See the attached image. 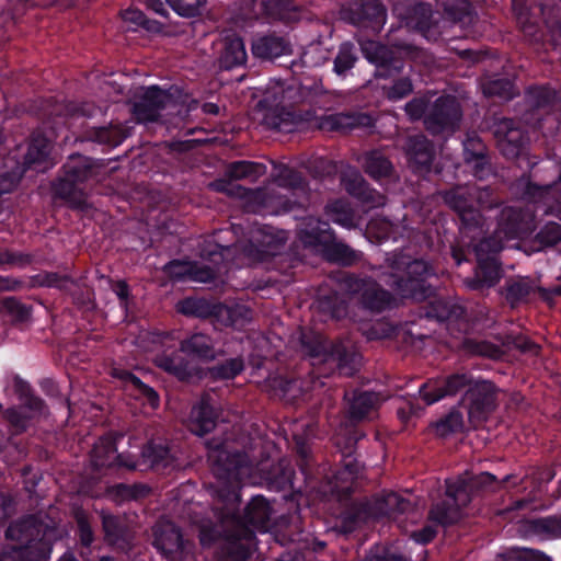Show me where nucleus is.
I'll list each match as a JSON object with an SVG mask.
<instances>
[{"mask_svg":"<svg viewBox=\"0 0 561 561\" xmlns=\"http://www.w3.org/2000/svg\"><path fill=\"white\" fill-rule=\"evenodd\" d=\"M533 288L525 278H510L501 288V294L507 304L515 308L527 300Z\"/></svg>","mask_w":561,"mask_h":561,"instance_id":"nucleus-52","label":"nucleus"},{"mask_svg":"<svg viewBox=\"0 0 561 561\" xmlns=\"http://www.w3.org/2000/svg\"><path fill=\"white\" fill-rule=\"evenodd\" d=\"M152 546L168 561H193L195 543L185 539L182 530L171 520H158L152 528Z\"/></svg>","mask_w":561,"mask_h":561,"instance_id":"nucleus-12","label":"nucleus"},{"mask_svg":"<svg viewBox=\"0 0 561 561\" xmlns=\"http://www.w3.org/2000/svg\"><path fill=\"white\" fill-rule=\"evenodd\" d=\"M24 173V168L19 160L13 157L5 158L0 167V197L11 193Z\"/></svg>","mask_w":561,"mask_h":561,"instance_id":"nucleus-50","label":"nucleus"},{"mask_svg":"<svg viewBox=\"0 0 561 561\" xmlns=\"http://www.w3.org/2000/svg\"><path fill=\"white\" fill-rule=\"evenodd\" d=\"M538 211L535 204L527 207L506 206L501 210L499 228L507 238L528 236L534 229V220Z\"/></svg>","mask_w":561,"mask_h":561,"instance_id":"nucleus-25","label":"nucleus"},{"mask_svg":"<svg viewBox=\"0 0 561 561\" xmlns=\"http://www.w3.org/2000/svg\"><path fill=\"white\" fill-rule=\"evenodd\" d=\"M294 193L289 195H271L267 198V205L273 209L272 214L287 215L293 214L295 219L300 218V214L306 213V203L307 199L301 202L296 198H293Z\"/></svg>","mask_w":561,"mask_h":561,"instance_id":"nucleus-51","label":"nucleus"},{"mask_svg":"<svg viewBox=\"0 0 561 561\" xmlns=\"http://www.w3.org/2000/svg\"><path fill=\"white\" fill-rule=\"evenodd\" d=\"M474 192L470 186L456 185L443 193L445 204L458 217L459 233L462 242L478 240L484 232V218L474 205Z\"/></svg>","mask_w":561,"mask_h":561,"instance_id":"nucleus-10","label":"nucleus"},{"mask_svg":"<svg viewBox=\"0 0 561 561\" xmlns=\"http://www.w3.org/2000/svg\"><path fill=\"white\" fill-rule=\"evenodd\" d=\"M299 340L301 352L311 360V365L323 366L320 375L328 376L336 370L340 376L351 377L357 371V355L343 343L332 342L313 330H302Z\"/></svg>","mask_w":561,"mask_h":561,"instance_id":"nucleus-7","label":"nucleus"},{"mask_svg":"<svg viewBox=\"0 0 561 561\" xmlns=\"http://www.w3.org/2000/svg\"><path fill=\"white\" fill-rule=\"evenodd\" d=\"M385 93L389 101L397 102L410 95L413 92L412 80L402 76L393 79L389 87H385Z\"/></svg>","mask_w":561,"mask_h":561,"instance_id":"nucleus-63","label":"nucleus"},{"mask_svg":"<svg viewBox=\"0 0 561 561\" xmlns=\"http://www.w3.org/2000/svg\"><path fill=\"white\" fill-rule=\"evenodd\" d=\"M49 152V140L41 134H34L30 140L27 151L23 158V162L21 163L24 168V172L27 169H36L37 165L46 162Z\"/></svg>","mask_w":561,"mask_h":561,"instance_id":"nucleus-48","label":"nucleus"},{"mask_svg":"<svg viewBox=\"0 0 561 561\" xmlns=\"http://www.w3.org/2000/svg\"><path fill=\"white\" fill-rule=\"evenodd\" d=\"M251 51L257 59L272 61L278 57L289 55L291 47L289 42L280 35L275 33L259 34L252 39Z\"/></svg>","mask_w":561,"mask_h":561,"instance_id":"nucleus-34","label":"nucleus"},{"mask_svg":"<svg viewBox=\"0 0 561 561\" xmlns=\"http://www.w3.org/2000/svg\"><path fill=\"white\" fill-rule=\"evenodd\" d=\"M112 376L127 385H130L136 392L137 398L142 399L151 409L154 410L159 408V393L152 387L142 382L134 373L123 368H114Z\"/></svg>","mask_w":561,"mask_h":561,"instance_id":"nucleus-42","label":"nucleus"},{"mask_svg":"<svg viewBox=\"0 0 561 561\" xmlns=\"http://www.w3.org/2000/svg\"><path fill=\"white\" fill-rule=\"evenodd\" d=\"M249 18L289 24L300 20L301 7L295 0H252Z\"/></svg>","mask_w":561,"mask_h":561,"instance_id":"nucleus-23","label":"nucleus"},{"mask_svg":"<svg viewBox=\"0 0 561 561\" xmlns=\"http://www.w3.org/2000/svg\"><path fill=\"white\" fill-rule=\"evenodd\" d=\"M463 160L482 158L489 153L488 148L477 131H468L462 140Z\"/></svg>","mask_w":561,"mask_h":561,"instance_id":"nucleus-61","label":"nucleus"},{"mask_svg":"<svg viewBox=\"0 0 561 561\" xmlns=\"http://www.w3.org/2000/svg\"><path fill=\"white\" fill-rule=\"evenodd\" d=\"M216 324L241 330L252 320V309L243 304L218 302Z\"/></svg>","mask_w":561,"mask_h":561,"instance_id":"nucleus-37","label":"nucleus"},{"mask_svg":"<svg viewBox=\"0 0 561 561\" xmlns=\"http://www.w3.org/2000/svg\"><path fill=\"white\" fill-rule=\"evenodd\" d=\"M362 51L366 59L376 66V78L388 79L399 76L405 66L402 57L380 43L369 42Z\"/></svg>","mask_w":561,"mask_h":561,"instance_id":"nucleus-27","label":"nucleus"},{"mask_svg":"<svg viewBox=\"0 0 561 561\" xmlns=\"http://www.w3.org/2000/svg\"><path fill=\"white\" fill-rule=\"evenodd\" d=\"M267 386L274 397L293 404L310 389L309 382L295 374L270 377Z\"/></svg>","mask_w":561,"mask_h":561,"instance_id":"nucleus-33","label":"nucleus"},{"mask_svg":"<svg viewBox=\"0 0 561 561\" xmlns=\"http://www.w3.org/2000/svg\"><path fill=\"white\" fill-rule=\"evenodd\" d=\"M327 124L332 130L352 129L355 127H371L374 119L368 114L358 113L355 115L335 114L327 117Z\"/></svg>","mask_w":561,"mask_h":561,"instance_id":"nucleus-53","label":"nucleus"},{"mask_svg":"<svg viewBox=\"0 0 561 561\" xmlns=\"http://www.w3.org/2000/svg\"><path fill=\"white\" fill-rule=\"evenodd\" d=\"M377 520L388 517L396 518L398 515L412 511L413 504L410 500L396 492H388L371 502Z\"/></svg>","mask_w":561,"mask_h":561,"instance_id":"nucleus-40","label":"nucleus"},{"mask_svg":"<svg viewBox=\"0 0 561 561\" xmlns=\"http://www.w3.org/2000/svg\"><path fill=\"white\" fill-rule=\"evenodd\" d=\"M287 239L288 236L285 230L264 226L252 232L244 245V253L257 262H266L282 253Z\"/></svg>","mask_w":561,"mask_h":561,"instance_id":"nucleus-18","label":"nucleus"},{"mask_svg":"<svg viewBox=\"0 0 561 561\" xmlns=\"http://www.w3.org/2000/svg\"><path fill=\"white\" fill-rule=\"evenodd\" d=\"M363 169L375 181L388 180L394 173L392 162L380 150H370L365 153Z\"/></svg>","mask_w":561,"mask_h":561,"instance_id":"nucleus-44","label":"nucleus"},{"mask_svg":"<svg viewBox=\"0 0 561 561\" xmlns=\"http://www.w3.org/2000/svg\"><path fill=\"white\" fill-rule=\"evenodd\" d=\"M435 3L448 20L461 26L470 25L477 18L469 0H435Z\"/></svg>","mask_w":561,"mask_h":561,"instance_id":"nucleus-43","label":"nucleus"},{"mask_svg":"<svg viewBox=\"0 0 561 561\" xmlns=\"http://www.w3.org/2000/svg\"><path fill=\"white\" fill-rule=\"evenodd\" d=\"M116 459L121 466L128 470L169 473L181 467L176 451L168 439L151 438L141 448L138 458L131 455H119Z\"/></svg>","mask_w":561,"mask_h":561,"instance_id":"nucleus-9","label":"nucleus"},{"mask_svg":"<svg viewBox=\"0 0 561 561\" xmlns=\"http://www.w3.org/2000/svg\"><path fill=\"white\" fill-rule=\"evenodd\" d=\"M325 214L332 222L340 225L341 227L350 229L355 225L353 210L341 199H335L329 203L325 206Z\"/></svg>","mask_w":561,"mask_h":561,"instance_id":"nucleus-56","label":"nucleus"},{"mask_svg":"<svg viewBox=\"0 0 561 561\" xmlns=\"http://www.w3.org/2000/svg\"><path fill=\"white\" fill-rule=\"evenodd\" d=\"M181 96L182 89L176 85H171L168 89H162L156 84L146 87L141 93L136 94L131 114L137 123L158 122L161 111L175 103Z\"/></svg>","mask_w":561,"mask_h":561,"instance_id":"nucleus-13","label":"nucleus"},{"mask_svg":"<svg viewBox=\"0 0 561 561\" xmlns=\"http://www.w3.org/2000/svg\"><path fill=\"white\" fill-rule=\"evenodd\" d=\"M117 438L116 434L107 433L94 443L91 457L96 468H124L116 459L121 455L117 453Z\"/></svg>","mask_w":561,"mask_h":561,"instance_id":"nucleus-38","label":"nucleus"},{"mask_svg":"<svg viewBox=\"0 0 561 561\" xmlns=\"http://www.w3.org/2000/svg\"><path fill=\"white\" fill-rule=\"evenodd\" d=\"M343 285L357 298L359 307L369 313L380 314L397 307L393 294L370 276L347 273L343 277Z\"/></svg>","mask_w":561,"mask_h":561,"instance_id":"nucleus-11","label":"nucleus"},{"mask_svg":"<svg viewBox=\"0 0 561 561\" xmlns=\"http://www.w3.org/2000/svg\"><path fill=\"white\" fill-rule=\"evenodd\" d=\"M208 461L215 474L220 479H236L245 461V455L239 450H229L227 442L210 439L206 443Z\"/></svg>","mask_w":561,"mask_h":561,"instance_id":"nucleus-21","label":"nucleus"},{"mask_svg":"<svg viewBox=\"0 0 561 561\" xmlns=\"http://www.w3.org/2000/svg\"><path fill=\"white\" fill-rule=\"evenodd\" d=\"M425 317L435 319L438 322L456 324L460 331L469 328L467 309L447 298L437 297L428 301L425 307Z\"/></svg>","mask_w":561,"mask_h":561,"instance_id":"nucleus-30","label":"nucleus"},{"mask_svg":"<svg viewBox=\"0 0 561 561\" xmlns=\"http://www.w3.org/2000/svg\"><path fill=\"white\" fill-rule=\"evenodd\" d=\"M218 417V410L211 404V399L203 397L191 410L188 428L193 434L204 436L216 427Z\"/></svg>","mask_w":561,"mask_h":561,"instance_id":"nucleus-35","label":"nucleus"},{"mask_svg":"<svg viewBox=\"0 0 561 561\" xmlns=\"http://www.w3.org/2000/svg\"><path fill=\"white\" fill-rule=\"evenodd\" d=\"M207 0H167L179 15L195 18L202 14Z\"/></svg>","mask_w":561,"mask_h":561,"instance_id":"nucleus-64","label":"nucleus"},{"mask_svg":"<svg viewBox=\"0 0 561 561\" xmlns=\"http://www.w3.org/2000/svg\"><path fill=\"white\" fill-rule=\"evenodd\" d=\"M244 370V360L241 356L219 362L204 370L203 377L213 381L232 380Z\"/></svg>","mask_w":561,"mask_h":561,"instance_id":"nucleus-49","label":"nucleus"},{"mask_svg":"<svg viewBox=\"0 0 561 561\" xmlns=\"http://www.w3.org/2000/svg\"><path fill=\"white\" fill-rule=\"evenodd\" d=\"M96 175L98 165L93 159L79 153L69 156L60 174L51 182L53 198L72 210H90L92 205L88 201L85 183Z\"/></svg>","mask_w":561,"mask_h":561,"instance_id":"nucleus-5","label":"nucleus"},{"mask_svg":"<svg viewBox=\"0 0 561 561\" xmlns=\"http://www.w3.org/2000/svg\"><path fill=\"white\" fill-rule=\"evenodd\" d=\"M339 16L347 24L379 33L387 21V9L380 0H345Z\"/></svg>","mask_w":561,"mask_h":561,"instance_id":"nucleus-15","label":"nucleus"},{"mask_svg":"<svg viewBox=\"0 0 561 561\" xmlns=\"http://www.w3.org/2000/svg\"><path fill=\"white\" fill-rule=\"evenodd\" d=\"M370 520H377L371 502H360L352 505L342 517V528L352 533Z\"/></svg>","mask_w":561,"mask_h":561,"instance_id":"nucleus-46","label":"nucleus"},{"mask_svg":"<svg viewBox=\"0 0 561 561\" xmlns=\"http://www.w3.org/2000/svg\"><path fill=\"white\" fill-rule=\"evenodd\" d=\"M5 537L16 545L4 547L0 561H49L55 540V528L41 515L31 514L12 522Z\"/></svg>","mask_w":561,"mask_h":561,"instance_id":"nucleus-3","label":"nucleus"},{"mask_svg":"<svg viewBox=\"0 0 561 561\" xmlns=\"http://www.w3.org/2000/svg\"><path fill=\"white\" fill-rule=\"evenodd\" d=\"M344 398L347 401L346 420L352 425L369 420L379 405V396L373 391L355 389L346 392Z\"/></svg>","mask_w":561,"mask_h":561,"instance_id":"nucleus-31","label":"nucleus"},{"mask_svg":"<svg viewBox=\"0 0 561 561\" xmlns=\"http://www.w3.org/2000/svg\"><path fill=\"white\" fill-rule=\"evenodd\" d=\"M499 389L490 380L479 379L472 382L463 393L460 404L467 410L473 426L483 424L497 408Z\"/></svg>","mask_w":561,"mask_h":561,"instance_id":"nucleus-14","label":"nucleus"},{"mask_svg":"<svg viewBox=\"0 0 561 561\" xmlns=\"http://www.w3.org/2000/svg\"><path fill=\"white\" fill-rule=\"evenodd\" d=\"M409 168L414 174L425 175L432 171L436 156L435 146L423 134L409 136L403 145Z\"/></svg>","mask_w":561,"mask_h":561,"instance_id":"nucleus-26","label":"nucleus"},{"mask_svg":"<svg viewBox=\"0 0 561 561\" xmlns=\"http://www.w3.org/2000/svg\"><path fill=\"white\" fill-rule=\"evenodd\" d=\"M462 245L451 248V256L457 265L469 261L468 255L473 253L477 264L472 277L465 280L471 290H484L494 287L502 277V264L499 254L503 250L502 240L495 236L483 234L476 241H463Z\"/></svg>","mask_w":561,"mask_h":561,"instance_id":"nucleus-4","label":"nucleus"},{"mask_svg":"<svg viewBox=\"0 0 561 561\" xmlns=\"http://www.w3.org/2000/svg\"><path fill=\"white\" fill-rule=\"evenodd\" d=\"M462 118L461 105L456 96L445 94L438 96L431 105L424 118L425 129L433 136L451 134Z\"/></svg>","mask_w":561,"mask_h":561,"instance_id":"nucleus-16","label":"nucleus"},{"mask_svg":"<svg viewBox=\"0 0 561 561\" xmlns=\"http://www.w3.org/2000/svg\"><path fill=\"white\" fill-rule=\"evenodd\" d=\"M345 191L368 208L383 206L386 196L380 194L364 180L359 174H354L343 180Z\"/></svg>","mask_w":561,"mask_h":561,"instance_id":"nucleus-36","label":"nucleus"},{"mask_svg":"<svg viewBox=\"0 0 561 561\" xmlns=\"http://www.w3.org/2000/svg\"><path fill=\"white\" fill-rule=\"evenodd\" d=\"M556 98V91L548 85H531L525 93L527 104L536 110L550 107Z\"/></svg>","mask_w":561,"mask_h":561,"instance_id":"nucleus-55","label":"nucleus"},{"mask_svg":"<svg viewBox=\"0 0 561 561\" xmlns=\"http://www.w3.org/2000/svg\"><path fill=\"white\" fill-rule=\"evenodd\" d=\"M492 133L501 154L507 160L527 154L529 136L513 118H502L494 123Z\"/></svg>","mask_w":561,"mask_h":561,"instance_id":"nucleus-17","label":"nucleus"},{"mask_svg":"<svg viewBox=\"0 0 561 561\" xmlns=\"http://www.w3.org/2000/svg\"><path fill=\"white\" fill-rule=\"evenodd\" d=\"M266 173V165L261 162L238 160L227 164L224 178L217 180L214 186L217 192L226 193L231 196H243L248 191L241 185H232V181L249 180L256 182L262 175Z\"/></svg>","mask_w":561,"mask_h":561,"instance_id":"nucleus-20","label":"nucleus"},{"mask_svg":"<svg viewBox=\"0 0 561 561\" xmlns=\"http://www.w3.org/2000/svg\"><path fill=\"white\" fill-rule=\"evenodd\" d=\"M222 505L215 506L213 516L203 518L198 526V538L203 543L214 540L219 530L226 525L234 527L237 534L251 542L255 531L266 533L271 526L273 506L262 494L251 497L243 513L239 512L241 496L236 490H222L219 493Z\"/></svg>","mask_w":561,"mask_h":561,"instance_id":"nucleus-1","label":"nucleus"},{"mask_svg":"<svg viewBox=\"0 0 561 561\" xmlns=\"http://www.w3.org/2000/svg\"><path fill=\"white\" fill-rule=\"evenodd\" d=\"M522 482L523 480H518L517 476L513 473L506 474L500 480L488 471L470 478L447 480L445 497L431 505L427 520L442 528L454 526L463 518V508L470 504L474 494L500 491L510 483L512 486H517Z\"/></svg>","mask_w":561,"mask_h":561,"instance_id":"nucleus-2","label":"nucleus"},{"mask_svg":"<svg viewBox=\"0 0 561 561\" xmlns=\"http://www.w3.org/2000/svg\"><path fill=\"white\" fill-rule=\"evenodd\" d=\"M218 302L203 297H185L176 305L179 313L198 319H209L216 324Z\"/></svg>","mask_w":561,"mask_h":561,"instance_id":"nucleus-41","label":"nucleus"},{"mask_svg":"<svg viewBox=\"0 0 561 561\" xmlns=\"http://www.w3.org/2000/svg\"><path fill=\"white\" fill-rule=\"evenodd\" d=\"M248 59L244 43L241 37L226 36L222 42V48L218 57V67L220 70H231L245 65Z\"/></svg>","mask_w":561,"mask_h":561,"instance_id":"nucleus-39","label":"nucleus"},{"mask_svg":"<svg viewBox=\"0 0 561 561\" xmlns=\"http://www.w3.org/2000/svg\"><path fill=\"white\" fill-rule=\"evenodd\" d=\"M154 364L158 368L174 377L183 383H190L194 379H202L204 369L194 364L191 357L179 347H165L154 357Z\"/></svg>","mask_w":561,"mask_h":561,"instance_id":"nucleus-19","label":"nucleus"},{"mask_svg":"<svg viewBox=\"0 0 561 561\" xmlns=\"http://www.w3.org/2000/svg\"><path fill=\"white\" fill-rule=\"evenodd\" d=\"M297 466L302 476L301 482L296 477L291 462L284 458L261 470L263 484L270 491L286 492L284 499L293 497L295 494L301 495L304 485L313 478L311 455L304 444L297 446Z\"/></svg>","mask_w":561,"mask_h":561,"instance_id":"nucleus-8","label":"nucleus"},{"mask_svg":"<svg viewBox=\"0 0 561 561\" xmlns=\"http://www.w3.org/2000/svg\"><path fill=\"white\" fill-rule=\"evenodd\" d=\"M181 351L187 354L194 364H209L225 354L218 347V341L214 334L205 331L187 333L181 341Z\"/></svg>","mask_w":561,"mask_h":561,"instance_id":"nucleus-24","label":"nucleus"},{"mask_svg":"<svg viewBox=\"0 0 561 561\" xmlns=\"http://www.w3.org/2000/svg\"><path fill=\"white\" fill-rule=\"evenodd\" d=\"M2 309L12 318L14 322H26L32 317L33 307L23 304L16 297H4L1 300Z\"/></svg>","mask_w":561,"mask_h":561,"instance_id":"nucleus-59","label":"nucleus"},{"mask_svg":"<svg viewBox=\"0 0 561 561\" xmlns=\"http://www.w3.org/2000/svg\"><path fill=\"white\" fill-rule=\"evenodd\" d=\"M434 426L436 434L442 437L459 433L463 428L462 413L453 409L450 412L437 420Z\"/></svg>","mask_w":561,"mask_h":561,"instance_id":"nucleus-58","label":"nucleus"},{"mask_svg":"<svg viewBox=\"0 0 561 561\" xmlns=\"http://www.w3.org/2000/svg\"><path fill=\"white\" fill-rule=\"evenodd\" d=\"M318 310L330 317L331 319L340 320L347 314L346 301L336 293L320 296L317 300Z\"/></svg>","mask_w":561,"mask_h":561,"instance_id":"nucleus-54","label":"nucleus"},{"mask_svg":"<svg viewBox=\"0 0 561 561\" xmlns=\"http://www.w3.org/2000/svg\"><path fill=\"white\" fill-rule=\"evenodd\" d=\"M530 528L538 535L559 538L561 537V517L546 516L535 518L530 522Z\"/></svg>","mask_w":561,"mask_h":561,"instance_id":"nucleus-60","label":"nucleus"},{"mask_svg":"<svg viewBox=\"0 0 561 561\" xmlns=\"http://www.w3.org/2000/svg\"><path fill=\"white\" fill-rule=\"evenodd\" d=\"M473 381L474 378L470 373H454L443 378L428 380L420 387L419 393L422 400L431 405L459 392L463 391L465 393Z\"/></svg>","mask_w":561,"mask_h":561,"instance_id":"nucleus-22","label":"nucleus"},{"mask_svg":"<svg viewBox=\"0 0 561 561\" xmlns=\"http://www.w3.org/2000/svg\"><path fill=\"white\" fill-rule=\"evenodd\" d=\"M218 533L219 534L215 536L214 540L208 543H203L199 540L204 548H210L217 541L221 540L215 553L218 561H247L250 558V550L242 542L248 540L239 536L234 527L225 525L222 527V531L220 529Z\"/></svg>","mask_w":561,"mask_h":561,"instance_id":"nucleus-28","label":"nucleus"},{"mask_svg":"<svg viewBox=\"0 0 561 561\" xmlns=\"http://www.w3.org/2000/svg\"><path fill=\"white\" fill-rule=\"evenodd\" d=\"M359 60L358 47L350 42H343L339 45L337 53L333 58L332 71L340 78L345 79L353 75V69Z\"/></svg>","mask_w":561,"mask_h":561,"instance_id":"nucleus-45","label":"nucleus"},{"mask_svg":"<svg viewBox=\"0 0 561 561\" xmlns=\"http://www.w3.org/2000/svg\"><path fill=\"white\" fill-rule=\"evenodd\" d=\"M87 136L94 142L115 148L128 137V130L119 124H110L90 128Z\"/></svg>","mask_w":561,"mask_h":561,"instance_id":"nucleus-47","label":"nucleus"},{"mask_svg":"<svg viewBox=\"0 0 561 561\" xmlns=\"http://www.w3.org/2000/svg\"><path fill=\"white\" fill-rule=\"evenodd\" d=\"M102 528L105 542L119 552L133 548V533L124 519L113 514H102Z\"/></svg>","mask_w":561,"mask_h":561,"instance_id":"nucleus-32","label":"nucleus"},{"mask_svg":"<svg viewBox=\"0 0 561 561\" xmlns=\"http://www.w3.org/2000/svg\"><path fill=\"white\" fill-rule=\"evenodd\" d=\"M391 270L385 280L403 298L424 299L430 295L427 279L433 276L434 267L424 259L412 257L408 252H393L387 257Z\"/></svg>","mask_w":561,"mask_h":561,"instance_id":"nucleus-6","label":"nucleus"},{"mask_svg":"<svg viewBox=\"0 0 561 561\" xmlns=\"http://www.w3.org/2000/svg\"><path fill=\"white\" fill-rule=\"evenodd\" d=\"M324 251H327L333 260L340 262L343 265H351L358 259L357 252L347 244L337 242L335 236L334 241L325 247Z\"/></svg>","mask_w":561,"mask_h":561,"instance_id":"nucleus-62","label":"nucleus"},{"mask_svg":"<svg viewBox=\"0 0 561 561\" xmlns=\"http://www.w3.org/2000/svg\"><path fill=\"white\" fill-rule=\"evenodd\" d=\"M482 91L485 96L511 100L514 98V82L508 78H491L483 82Z\"/></svg>","mask_w":561,"mask_h":561,"instance_id":"nucleus-57","label":"nucleus"},{"mask_svg":"<svg viewBox=\"0 0 561 561\" xmlns=\"http://www.w3.org/2000/svg\"><path fill=\"white\" fill-rule=\"evenodd\" d=\"M297 225V238L306 248H322L324 250L334 241V230L328 221L312 216H304Z\"/></svg>","mask_w":561,"mask_h":561,"instance_id":"nucleus-29","label":"nucleus"}]
</instances>
